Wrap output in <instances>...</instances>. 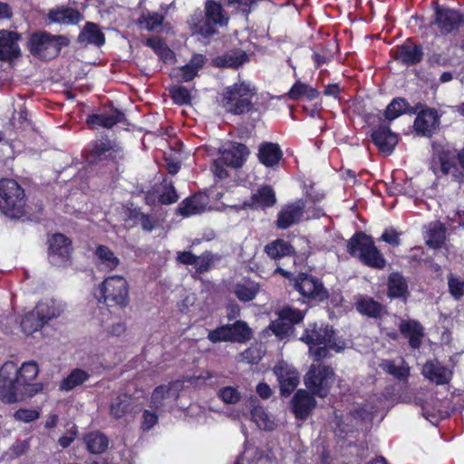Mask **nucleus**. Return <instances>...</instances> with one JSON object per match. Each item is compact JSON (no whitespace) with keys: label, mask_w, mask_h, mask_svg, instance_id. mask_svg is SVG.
I'll return each instance as SVG.
<instances>
[{"label":"nucleus","mask_w":464,"mask_h":464,"mask_svg":"<svg viewBox=\"0 0 464 464\" xmlns=\"http://www.w3.org/2000/svg\"><path fill=\"white\" fill-rule=\"evenodd\" d=\"M39 374L38 363L24 362L20 367L12 361L0 367V400L5 403H14L33 398L44 390L42 382H36Z\"/></svg>","instance_id":"obj_1"},{"label":"nucleus","mask_w":464,"mask_h":464,"mask_svg":"<svg viewBox=\"0 0 464 464\" xmlns=\"http://www.w3.org/2000/svg\"><path fill=\"white\" fill-rule=\"evenodd\" d=\"M309 348L315 362L331 356L330 351L340 353L345 348V342L338 335V332L329 323H309L298 338Z\"/></svg>","instance_id":"obj_2"},{"label":"nucleus","mask_w":464,"mask_h":464,"mask_svg":"<svg viewBox=\"0 0 464 464\" xmlns=\"http://www.w3.org/2000/svg\"><path fill=\"white\" fill-rule=\"evenodd\" d=\"M229 15L223 5L217 0H207L204 4V14L195 13L188 20L193 34L210 38L218 33V27L228 24Z\"/></svg>","instance_id":"obj_3"},{"label":"nucleus","mask_w":464,"mask_h":464,"mask_svg":"<svg viewBox=\"0 0 464 464\" xmlns=\"http://www.w3.org/2000/svg\"><path fill=\"white\" fill-rule=\"evenodd\" d=\"M347 252L370 268L382 270L386 266L387 261L373 237L362 231L355 232L347 241Z\"/></svg>","instance_id":"obj_4"},{"label":"nucleus","mask_w":464,"mask_h":464,"mask_svg":"<svg viewBox=\"0 0 464 464\" xmlns=\"http://www.w3.org/2000/svg\"><path fill=\"white\" fill-rule=\"evenodd\" d=\"M256 89L246 82H235L224 89L219 102L220 106L232 115H243L253 111V97Z\"/></svg>","instance_id":"obj_5"},{"label":"nucleus","mask_w":464,"mask_h":464,"mask_svg":"<svg viewBox=\"0 0 464 464\" xmlns=\"http://www.w3.org/2000/svg\"><path fill=\"white\" fill-rule=\"evenodd\" d=\"M69 44L70 40L67 36L52 34L44 30L32 33L26 44L30 53L41 61L56 58L62 48Z\"/></svg>","instance_id":"obj_6"},{"label":"nucleus","mask_w":464,"mask_h":464,"mask_svg":"<svg viewBox=\"0 0 464 464\" xmlns=\"http://www.w3.org/2000/svg\"><path fill=\"white\" fill-rule=\"evenodd\" d=\"M0 210L6 217L14 219L26 216L24 189L13 179H0Z\"/></svg>","instance_id":"obj_7"},{"label":"nucleus","mask_w":464,"mask_h":464,"mask_svg":"<svg viewBox=\"0 0 464 464\" xmlns=\"http://www.w3.org/2000/svg\"><path fill=\"white\" fill-rule=\"evenodd\" d=\"M293 287L299 293L304 304L314 305L329 299V291L321 278L306 272L298 273Z\"/></svg>","instance_id":"obj_8"},{"label":"nucleus","mask_w":464,"mask_h":464,"mask_svg":"<svg viewBox=\"0 0 464 464\" xmlns=\"http://www.w3.org/2000/svg\"><path fill=\"white\" fill-rule=\"evenodd\" d=\"M101 297L99 303L107 306H119L125 308L130 303V286L127 280L121 276L106 277L99 286Z\"/></svg>","instance_id":"obj_9"},{"label":"nucleus","mask_w":464,"mask_h":464,"mask_svg":"<svg viewBox=\"0 0 464 464\" xmlns=\"http://www.w3.org/2000/svg\"><path fill=\"white\" fill-rule=\"evenodd\" d=\"M305 314L304 310L285 305L276 312L277 318L271 321L268 329L279 340L295 338V326L304 321Z\"/></svg>","instance_id":"obj_10"},{"label":"nucleus","mask_w":464,"mask_h":464,"mask_svg":"<svg viewBox=\"0 0 464 464\" xmlns=\"http://www.w3.org/2000/svg\"><path fill=\"white\" fill-rule=\"evenodd\" d=\"M431 5L434 13L430 26L436 27L441 35L447 36L464 26L463 10L440 5L438 2H432Z\"/></svg>","instance_id":"obj_11"},{"label":"nucleus","mask_w":464,"mask_h":464,"mask_svg":"<svg viewBox=\"0 0 464 464\" xmlns=\"http://www.w3.org/2000/svg\"><path fill=\"white\" fill-rule=\"evenodd\" d=\"M335 373L329 365H312L304 376L307 390L319 398H326L334 382Z\"/></svg>","instance_id":"obj_12"},{"label":"nucleus","mask_w":464,"mask_h":464,"mask_svg":"<svg viewBox=\"0 0 464 464\" xmlns=\"http://www.w3.org/2000/svg\"><path fill=\"white\" fill-rule=\"evenodd\" d=\"M48 258L55 266H65L72 256V241L62 233H55L48 239Z\"/></svg>","instance_id":"obj_13"},{"label":"nucleus","mask_w":464,"mask_h":464,"mask_svg":"<svg viewBox=\"0 0 464 464\" xmlns=\"http://www.w3.org/2000/svg\"><path fill=\"white\" fill-rule=\"evenodd\" d=\"M413 121V129L418 136L431 138L440 126V114L435 108L427 107L423 104L417 113Z\"/></svg>","instance_id":"obj_14"},{"label":"nucleus","mask_w":464,"mask_h":464,"mask_svg":"<svg viewBox=\"0 0 464 464\" xmlns=\"http://www.w3.org/2000/svg\"><path fill=\"white\" fill-rule=\"evenodd\" d=\"M118 151L116 144L108 137L91 141L84 149L83 157L89 164H98L103 160L113 159L112 152Z\"/></svg>","instance_id":"obj_15"},{"label":"nucleus","mask_w":464,"mask_h":464,"mask_svg":"<svg viewBox=\"0 0 464 464\" xmlns=\"http://www.w3.org/2000/svg\"><path fill=\"white\" fill-rule=\"evenodd\" d=\"M391 56L394 61L411 67L419 64L424 57L423 48L420 44L414 43L413 39L409 37L395 49H392Z\"/></svg>","instance_id":"obj_16"},{"label":"nucleus","mask_w":464,"mask_h":464,"mask_svg":"<svg viewBox=\"0 0 464 464\" xmlns=\"http://www.w3.org/2000/svg\"><path fill=\"white\" fill-rule=\"evenodd\" d=\"M305 207V201L302 198L283 206L277 213L276 227L279 229H287L298 224L303 218Z\"/></svg>","instance_id":"obj_17"},{"label":"nucleus","mask_w":464,"mask_h":464,"mask_svg":"<svg viewBox=\"0 0 464 464\" xmlns=\"http://www.w3.org/2000/svg\"><path fill=\"white\" fill-rule=\"evenodd\" d=\"M274 372L279 382L280 393L283 396L290 395L299 384V372L284 361L276 364Z\"/></svg>","instance_id":"obj_18"},{"label":"nucleus","mask_w":464,"mask_h":464,"mask_svg":"<svg viewBox=\"0 0 464 464\" xmlns=\"http://www.w3.org/2000/svg\"><path fill=\"white\" fill-rule=\"evenodd\" d=\"M21 35L14 31L0 30V61L12 62L21 56L18 44Z\"/></svg>","instance_id":"obj_19"},{"label":"nucleus","mask_w":464,"mask_h":464,"mask_svg":"<svg viewBox=\"0 0 464 464\" xmlns=\"http://www.w3.org/2000/svg\"><path fill=\"white\" fill-rule=\"evenodd\" d=\"M372 142L381 153L390 155L398 144V136L387 124H380L371 134Z\"/></svg>","instance_id":"obj_20"},{"label":"nucleus","mask_w":464,"mask_h":464,"mask_svg":"<svg viewBox=\"0 0 464 464\" xmlns=\"http://www.w3.org/2000/svg\"><path fill=\"white\" fill-rule=\"evenodd\" d=\"M207 61L204 54L194 53L187 64L174 69L170 76L179 83L190 82L198 75Z\"/></svg>","instance_id":"obj_21"},{"label":"nucleus","mask_w":464,"mask_h":464,"mask_svg":"<svg viewBox=\"0 0 464 464\" xmlns=\"http://www.w3.org/2000/svg\"><path fill=\"white\" fill-rule=\"evenodd\" d=\"M315 395L309 391L300 389L292 399V411L297 420H306L316 406Z\"/></svg>","instance_id":"obj_22"},{"label":"nucleus","mask_w":464,"mask_h":464,"mask_svg":"<svg viewBox=\"0 0 464 464\" xmlns=\"http://www.w3.org/2000/svg\"><path fill=\"white\" fill-rule=\"evenodd\" d=\"M401 334L408 339L411 349L416 350L421 346L424 337V328L421 324L414 319L401 320L399 324Z\"/></svg>","instance_id":"obj_23"},{"label":"nucleus","mask_w":464,"mask_h":464,"mask_svg":"<svg viewBox=\"0 0 464 464\" xmlns=\"http://www.w3.org/2000/svg\"><path fill=\"white\" fill-rule=\"evenodd\" d=\"M250 151L246 145L240 142H233L230 149L220 151L218 162L224 161L226 166L240 168L246 162Z\"/></svg>","instance_id":"obj_24"},{"label":"nucleus","mask_w":464,"mask_h":464,"mask_svg":"<svg viewBox=\"0 0 464 464\" xmlns=\"http://www.w3.org/2000/svg\"><path fill=\"white\" fill-rule=\"evenodd\" d=\"M354 305L360 314L368 318L377 320L386 314L385 306L369 295H358L355 298Z\"/></svg>","instance_id":"obj_25"},{"label":"nucleus","mask_w":464,"mask_h":464,"mask_svg":"<svg viewBox=\"0 0 464 464\" xmlns=\"http://www.w3.org/2000/svg\"><path fill=\"white\" fill-rule=\"evenodd\" d=\"M283 150L278 143L263 141L258 147V161L266 168L277 167L283 159Z\"/></svg>","instance_id":"obj_26"},{"label":"nucleus","mask_w":464,"mask_h":464,"mask_svg":"<svg viewBox=\"0 0 464 464\" xmlns=\"http://www.w3.org/2000/svg\"><path fill=\"white\" fill-rule=\"evenodd\" d=\"M423 107L421 102L411 106L409 102L402 97H396L391 101L383 111V117L388 121H392L403 114L413 115L418 110Z\"/></svg>","instance_id":"obj_27"},{"label":"nucleus","mask_w":464,"mask_h":464,"mask_svg":"<svg viewBox=\"0 0 464 464\" xmlns=\"http://www.w3.org/2000/svg\"><path fill=\"white\" fill-rule=\"evenodd\" d=\"M423 376L436 385L450 383L453 372L439 362L428 361L422 368Z\"/></svg>","instance_id":"obj_28"},{"label":"nucleus","mask_w":464,"mask_h":464,"mask_svg":"<svg viewBox=\"0 0 464 464\" xmlns=\"http://www.w3.org/2000/svg\"><path fill=\"white\" fill-rule=\"evenodd\" d=\"M248 61L246 53L241 49H232L216 56L212 65L217 68L238 69Z\"/></svg>","instance_id":"obj_29"},{"label":"nucleus","mask_w":464,"mask_h":464,"mask_svg":"<svg viewBox=\"0 0 464 464\" xmlns=\"http://www.w3.org/2000/svg\"><path fill=\"white\" fill-rule=\"evenodd\" d=\"M125 120L124 113L117 108H113L111 114L92 113L87 116L86 123L94 130L99 127L111 129Z\"/></svg>","instance_id":"obj_30"},{"label":"nucleus","mask_w":464,"mask_h":464,"mask_svg":"<svg viewBox=\"0 0 464 464\" xmlns=\"http://www.w3.org/2000/svg\"><path fill=\"white\" fill-rule=\"evenodd\" d=\"M409 295V285L405 277L400 272H392L387 279V296L406 302Z\"/></svg>","instance_id":"obj_31"},{"label":"nucleus","mask_w":464,"mask_h":464,"mask_svg":"<svg viewBox=\"0 0 464 464\" xmlns=\"http://www.w3.org/2000/svg\"><path fill=\"white\" fill-rule=\"evenodd\" d=\"M339 52V44L336 39L327 40L316 46V51L313 52L312 60L316 69L324 64L329 63Z\"/></svg>","instance_id":"obj_32"},{"label":"nucleus","mask_w":464,"mask_h":464,"mask_svg":"<svg viewBox=\"0 0 464 464\" xmlns=\"http://www.w3.org/2000/svg\"><path fill=\"white\" fill-rule=\"evenodd\" d=\"M276 203L274 189L269 185H262L256 193L252 194L250 202L246 204L251 208H268Z\"/></svg>","instance_id":"obj_33"},{"label":"nucleus","mask_w":464,"mask_h":464,"mask_svg":"<svg viewBox=\"0 0 464 464\" xmlns=\"http://www.w3.org/2000/svg\"><path fill=\"white\" fill-rule=\"evenodd\" d=\"M51 22L63 24H76L82 20V15L76 8L62 6L51 9L48 13Z\"/></svg>","instance_id":"obj_34"},{"label":"nucleus","mask_w":464,"mask_h":464,"mask_svg":"<svg viewBox=\"0 0 464 464\" xmlns=\"http://www.w3.org/2000/svg\"><path fill=\"white\" fill-rule=\"evenodd\" d=\"M259 290L260 285L258 283L248 277H244L240 282L236 284L234 294L239 301L246 303L254 300L259 293Z\"/></svg>","instance_id":"obj_35"},{"label":"nucleus","mask_w":464,"mask_h":464,"mask_svg":"<svg viewBox=\"0 0 464 464\" xmlns=\"http://www.w3.org/2000/svg\"><path fill=\"white\" fill-rule=\"evenodd\" d=\"M226 325L230 343H245L253 336L252 329L245 321L237 320Z\"/></svg>","instance_id":"obj_36"},{"label":"nucleus","mask_w":464,"mask_h":464,"mask_svg":"<svg viewBox=\"0 0 464 464\" xmlns=\"http://www.w3.org/2000/svg\"><path fill=\"white\" fill-rule=\"evenodd\" d=\"M265 253L274 260H279L295 254L294 246L287 241L277 238L265 246Z\"/></svg>","instance_id":"obj_37"},{"label":"nucleus","mask_w":464,"mask_h":464,"mask_svg":"<svg viewBox=\"0 0 464 464\" xmlns=\"http://www.w3.org/2000/svg\"><path fill=\"white\" fill-rule=\"evenodd\" d=\"M78 40L80 43L85 42L101 47L105 44V35L96 24L87 22L80 33Z\"/></svg>","instance_id":"obj_38"},{"label":"nucleus","mask_w":464,"mask_h":464,"mask_svg":"<svg viewBox=\"0 0 464 464\" xmlns=\"http://www.w3.org/2000/svg\"><path fill=\"white\" fill-rule=\"evenodd\" d=\"M286 95L291 101H298L303 97H305L308 101H314L319 97L320 92L317 89L297 80Z\"/></svg>","instance_id":"obj_39"},{"label":"nucleus","mask_w":464,"mask_h":464,"mask_svg":"<svg viewBox=\"0 0 464 464\" xmlns=\"http://www.w3.org/2000/svg\"><path fill=\"white\" fill-rule=\"evenodd\" d=\"M132 397L126 393L119 394L110 404V415L116 420L124 417L131 410Z\"/></svg>","instance_id":"obj_40"},{"label":"nucleus","mask_w":464,"mask_h":464,"mask_svg":"<svg viewBox=\"0 0 464 464\" xmlns=\"http://www.w3.org/2000/svg\"><path fill=\"white\" fill-rule=\"evenodd\" d=\"M44 324L61 314V308L54 300L47 299L38 302L34 309Z\"/></svg>","instance_id":"obj_41"},{"label":"nucleus","mask_w":464,"mask_h":464,"mask_svg":"<svg viewBox=\"0 0 464 464\" xmlns=\"http://www.w3.org/2000/svg\"><path fill=\"white\" fill-rule=\"evenodd\" d=\"M90 378V373L81 368L71 371L67 377L60 382V390L69 392L84 383Z\"/></svg>","instance_id":"obj_42"},{"label":"nucleus","mask_w":464,"mask_h":464,"mask_svg":"<svg viewBox=\"0 0 464 464\" xmlns=\"http://www.w3.org/2000/svg\"><path fill=\"white\" fill-rule=\"evenodd\" d=\"M84 442L89 452L92 454H101L108 449V438L99 432H91L84 437Z\"/></svg>","instance_id":"obj_43"},{"label":"nucleus","mask_w":464,"mask_h":464,"mask_svg":"<svg viewBox=\"0 0 464 464\" xmlns=\"http://www.w3.org/2000/svg\"><path fill=\"white\" fill-rule=\"evenodd\" d=\"M146 45L151 48L154 53L164 62L172 60L174 52L168 46L166 42L160 36H151L147 39Z\"/></svg>","instance_id":"obj_44"},{"label":"nucleus","mask_w":464,"mask_h":464,"mask_svg":"<svg viewBox=\"0 0 464 464\" xmlns=\"http://www.w3.org/2000/svg\"><path fill=\"white\" fill-rule=\"evenodd\" d=\"M95 256L100 260V263L104 266L109 271H112L120 265V259L115 256L114 252L107 246H97Z\"/></svg>","instance_id":"obj_45"},{"label":"nucleus","mask_w":464,"mask_h":464,"mask_svg":"<svg viewBox=\"0 0 464 464\" xmlns=\"http://www.w3.org/2000/svg\"><path fill=\"white\" fill-rule=\"evenodd\" d=\"M446 240V227L440 222L434 224L428 232L427 246L433 249L442 247Z\"/></svg>","instance_id":"obj_46"},{"label":"nucleus","mask_w":464,"mask_h":464,"mask_svg":"<svg viewBox=\"0 0 464 464\" xmlns=\"http://www.w3.org/2000/svg\"><path fill=\"white\" fill-rule=\"evenodd\" d=\"M205 208L201 203V197L193 195L185 198L179 206L178 212L183 217H189L200 213Z\"/></svg>","instance_id":"obj_47"},{"label":"nucleus","mask_w":464,"mask_h":464,"mask_svg":"<svg viewBox=\"0 0 464 464\" xmlns=\"http://www.w3.org/2000/svg\"><path fill=\"white\" fill-rule=\"evenodd\" d=\"M250 413L252 420L260 430L271 431L276 429V425L275 421L270 420L268 414L262 406H254Z\"/></svg>","instance_id":"obj_48"},{"label":"nucleus","mask_w":464,"mask_h":464,"mask_svg":"<svg viewBox=\"0 0 464 464\" xmlns=\"http://www.w3.org/2000/svg\"><path fill=\"white\" fill-rule=\"evenodd\" d=\"M20 324L22 331L29 335L42 329L44 325V321H42L35 311L33 310L24 314Z\"/></svg>","instance_id":"obj_49"},{"label":"nucleus","mask_w":464,"mask_h":464,"mask_svg":"<svg viewBox=\"0 0 464 464\" xmlns=\"http://www.w3.org/2000/svg\"><path fill=\"white\" fill-rule=\"evenodd\" d=\"M169 92L173 103L179 106L188 105L191 103L190 92L183 85H174L169 88Z\"/></svg>","instance_id":"obj_50"},{"label":"nucleus","mask_w":464,"mask_h":464,"mask_svg":"<svg viewBox=\"0 0 464 464\" xmlns=\"http://www.w3.org/2000/svg\"><path fill=\"white\" fill-rule=\"evenodd\" d=\"M262 0H225L227 6L236 9L247 16L252 13Z\"/></svg>","instance_id":"obj_51"},{"label":"nucleus","mask_w":464,"mask_h":464,"mask_svg":"<svg viewBox=\"0 0 464 464\" xmlns=\"http://www.w3.org/2000/svg\"><path fill=\"white\" fill-rule=\"evenodd\" d=\"M198 258L194 266L195 274L198 276L208 272L212 268L214 261L218 259L210 251H205L200 256H198Z\"/></svg>","instance_id":"obj_52"},{"label":"nucleus","mask_w":464,"mask_h":464,"mask_svg":"<svg viewBox=\"0 0 464 464\" xmlns=\"http://www.w3.org/2000/svg\"><path fill=\"white\" fill-rule=\"evenodd\" d=\"M170 391V385L157 386L152 392L150 401V407L154 408L156 410L163 407L164 400L169 396Z\"/></svg>","instance_id":"obj_53"},{"label":"nucleus","mask_w":464,"mask_h":464,"mask_svg":"<svg viewBox=\"0 0 464 464\" xmlns=\"http://www.w3.org/2000/svg\"><path fill=\"white\" fill-rule=\"evenodd\" d=\"M448 289L453 299L459 301L464 295V281L450 273L448 276Z\"/></svg>","instance_id":"obj_54"},{"label":"nucleus","mask_w":464,"mask_h":464,"mask_svg":"<svg viewBox=\"0 0 464 464\" xmlns=\"http://www.w3.org/2000/svg\"><path fill=\"white\" fill-rule=\"evenodd\" d=\"M218 397L227 404H236L241 400L237 388L232 386L223 387L218 392Z\"/></svg>","instance_id":"obj_55"},{"label":"nucleus","mask_w":464,"mask_h":464,"mask_svg":"<svg viewBox=\"0 0 464 464\" xmlns=\"http://www.w3.org/2000/svg\"><path fill=\"white\" fill-rule=\"evenodd\" d=\"M179 199L178 192L173 185V182H169L165 185L161 194L159 197V202L162 205H170L177 202Z\"/></svg>","instance_id":"obj_56"},{"label":"nucleus","mask_w":464,"mask_h":464,"mask_svg":"<svg viewBox=\"0 0 464 464\" xmlns=\"http://www.w3.org/2000/svg\"><path fill=\"white\" fill-rule=\"evenodd\" d=\"M383 370L399 380L407 379L410 373L409 367L398 366L392 361H387L383 364Z\"/></svg>","instance_id":"obj_57"},{"label":"nucleus","mask_w":464,"mask_h":464,"mask_svg":"<svg viewBox=\"0 0 464 464\" xmlns=\"http://www.w3.org/2000/svg\"><path fill=\"white\" fill-rule=\"evenodd\" d=\"M208 339L212 343H227L229 341L228 333L227 330V325L222 324L220 326H218L217 328L211 330L208 334Z\"/></svg>","instance_id":"obj_58"},{"label":"nucleus","mask_w":464,"mask_h":464,"mask_svg":"<svg viewBox=\"0 0 464 464\" xmlns=\"http://www.w3.org/2000/svg\"><path fill=\"white\" fill-rule=\"evenodd\" d=\"M162 22L163 16L157 12L149 13L147 16L142 14L141 17L139 19V24L146 23V28L149 31L156 29L162 24Z\"/></svg>","instance_id":"obj_59"},{"label":"nucleus","mask_w":464,"mask_h":464,"mask_svg":"<svg viewBox=\"0 0 464 464\" xmlns=\"http://www.w3.org/2000/svg\"><path fill=\"white\" fill-rule=\"evenodd\" d=\"M401 233L397 232L393 227L384 229L379 240L384 241L392 246H399L401 245L400 236Z\"/></svg>","instance_id":"obj_60"},{"label":"nucleus","mask_w":464,"mask_h":464,"mask_svg":"<svg viewBox=\"0 0 464 464\" xmlns=\"http://www.w3.org/2000/svg\"><path fill=\"white\" fill-rule=\"evenodd\" d=\"M39 416V411L32 409H19L14 414V417L16 420L25 423H29L37 420Z\"/></svg>","instance_id":"obj_61"},{"label":"nucleus","mask_w":464,"mask_h":464,"mask_svg":"<svg viewBox=\"0 0 464 464\" xmlns=\"http://www.w3.org/2000/svg\"><path fill=\"white\" fill-rule=\"evenodd\" d=\"M428 63L430 67L449 66L450 64V57L444 53H433L428 57Z\"/></svg>","instance_id":"obj_62"},{"label":"nucleus","mask_w":464,"mask_h":464,"mask_svg":"<svg viewBox=\"0 0 464 464\" xmlns=\"http://www.w3.org/2000/svg\"><path fill=\"white\" fill-rule=\"evenodd\" d=\"M158 420L159 417L155 412L145 410L142 412L141 429L143 430H150L158 423Z\"/></svg>","instance_id":"obj_63"},{"label":"nucleus","mask_w":464,"mask_h":464,"mask_svg":"<svg viewBox=\"0 0 464 464\" xmlns=\"http://www.w3.org/2000/svg\"><path fill=\"white\" fill-rule=\"evenodd\" d=\"M449 153V151H444L440 156V170L444 175L450 174L452 169H457V167H459L457 161L455 162L448 158Z\"/></svg>","instance_id":"obj_64"}]
</instances>
